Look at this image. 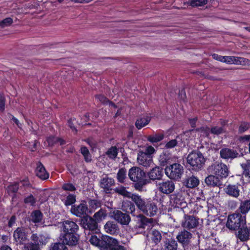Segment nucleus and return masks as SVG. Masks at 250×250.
<instances>
[{
  "label": "nucleus",
  "instance_id": "de8ad7c7",
  "mask_svg": "<svg viewBox=\"0 0 250 250\" xmlns=\"http://www.w3.org/2000/svg\"><path fill=\"white\" fill-rule=\"evenodd\" d=\"M106 155L110 159H114L116 158L118 154V150L116 146H112L106 152Z\"/></svg>",
  "mask_w": 250,
  "mask_h": 250
},
{
  "label": "nucleus",
  "instance_id": "a211bd4d",
  "mask_svg": "<svg viewBox=\"0 0 250 250\" xmlns=\"http://www.w3.org/2000/svg\"><path fill=\"white\" fill-rule=\"evenodd\" d=\"M115 180L113 178L109 177L107 175L102 178L99 182V186L103 188L104 192L107 193L111 190V187L115 185Z\"/></svg>",
  "mask_w": 250,
  "mask_h": 250
},
{
  "label": "nucleus",
  "instance_id": "ddd939ff",
  "mask_svg": "<svg viewBox=\"0 0 250 250\" xmlns=\"http://www.w3.org/2000/svg\"><path fill=\"white\" fill-rule=\"evenodd\" d=\"M145 205L141 211L150 217L154 216L156 214L158 208L156 204L153 201L147 199Z\"/></svg>",
  "mask_w": 250,
  "mask_h": 250
},
{
  "label": "nucleus",
  "instance_id": "c85d7f7f",
  "mask_svg": "<svg viewBox=\"0 0 250 250\" xmlns=\"http://www.w3.org/2000/svg\"><path fill=\"white\" fill-rule=\"evenodd\" d=\"M237 210L242 214V215L246 216L250 211V199L240 200L239 206Z\"/></svg>",
  "mask_w": 250,
  "mask_h": 250
},
{
  "label": "nucleus",
  "instance_id": "c756f323",
  "mask_svg": "<svg viewBox=\"0 0 250 250\" xmlns=\"http://www.w3.org/2000/svg\"><path fill=\"white\" fill-rule=\"evenodd\" d=\"M35 171L36 175L42 180H44L49 177V173L41 162H38Z\"/></svg>",
  "mask_w": 250,
  "mask_h": 250
},
{
  "label": "nucleus",
  "instance_id": "0e129e2a",
  "mask_svg": "<svg viewBox=\"0 0 250 250\" xmlns=\"http://www.w3.org/2000/svg\"><path fill=\"white\" fill-rule=\"evenodd\" d=\"M237 202L234 200H230L228 201V206L229 208L231 209H234L236 208V207H237Z\"/></svg>",
  "mask_w": 250,
  "mask_h": 250
},
{
  "label": "nucleus",
  "instance_id": "6e6d98bb",
  "mask_svg": "<svg viewBox=\"0 0 250 250\" xmlns=\"http://www.w3.org/2000/svg\"><path fill=\"white\" fill-rule=\"evenodd\" d=\"M24 202L25 204H30L31 206H34L36 202V200L33 195L31 194L24 199Z\"/></svg>",
  "mask_w": 250,
  "mask_h": 250
},
{
  "label": "nucleus",
  "instance_id": "052dcab7",
  "mask_svg": "<svg viewBox=\"0 0 250 250\" xmlns=\"http://www.w3.org/2000/svg\"><path fill=\"white\" fill-rule=\"evenodd\" d=\"M177 144V141L175 139H173L168 142L165 146V147L167 149L172 148L175 147Z\"/></svg>",
  "mask_w": 250,
  "mask_h": 250
},
{
  "label": "nucleus",
  "instance_id": "412c9836",
  "mask_svg": "<svg viewBox=\"0 0 250 250\" xmlns=\"http://www.w3.org/2000/svg\"><path fill=\"white\" fill-rule=\"evenodd\" d=\"M240 185L238 184H229L225 188V193L228 195L237 198L240 194Z\"/></svg>",
  "mask_w": 250,
  "mask_h": 250
},
{
  "label": "nucleus",
  "instance_id": "7ed1b4c3",
  "mask_svg": "<svg viewBox=\"0 0 250 250\" xmlns=\"http://www.w3.org/2000/svg\"><path fill=\"white\" fill-rule=\"evenodd\" d=\"M246 225V217L236 210L228 216L226 226L230 230H240Z\"/></svg>",
  "mask_w": 250,
  "mask_h": 250
},
{
  "label": "nucleus",
  "instance_id": "aec40b11",
  "mask_svg": "<svg viewBox=\"0 0 250 250\" xmlns=\"http://www.w3.org/2000/svg\"><path fill=\"white\" fill-rule=\"evenodd\" d=\"M13 237L16 242L23 243L28 240V233L23 228H18L14 232Z\"/></svg>",
  "mask_w": 250,
  "mask_h": 250
},
{
  "label": "nucleus",
  "instance_id": "f03ea898",
  "mask_svg": "<svg viewBox=\"0 0 250 250\" xmlns=\"http://www.w3.org/2000/svg\"><path fill=\"white\" fill-rule=\"evenodd\" d=\"M130 180L135 182L134 188L137 190H141L143 187L148 183L145 179L146 173L140 167H133L129 169L128 173Z\"/></svg>",
  "mask_w": 250,
  "mask_h": 250
},
{
  "label": "nucleus",
  "instance_id": "680f3d73",
  "mask_svg": "<svg viewBox=\"0 0 250 250\" xmlns=\"http://www.w3.org/2000/svg\"><path fill=\"white\" fill-rule=\"evenodd\" d=\"M5 98L3 94L0 93V111H3L5 109Z\"/></svg>",
  "mask_w": 250,
  "mask_h": 250
},
{
  "label": "nucleus",
  "instance_id": "4d7b16f0",
  "mask_svg": "<svg viewBox=\"0 0 250 250\" xmlns=\"http://www.w3.org/2000/svg\"><path fill=\"white\" fill-rule=\"evenodd\" d=\"M62 188L66 191H73L76 190V188L74 185L71 183H65L62 186Z\"/></svg>",
  "mask_w": 250,
  "mask_h": 250
},
{
  "label": "nucleus",
  "instance_id": "423d86ee",
  "mask_svg": "<svg viewBox=\"0 0 250 250\" xmlns=\"http://www.w3.org/2000/svg\"><path fill=\"white\" fill-rule=\"evenodd\" d=\"M184 172L183 167L177 163L167 166L165 168L166 174L170 179L178 180L181 178Z\"/></svg>",
  "mask_w": 250,
  "mask_h": 250
},
{
  "label": "nucleus",
  "instance_id": "f257e3e1",
  "mask_svg": "<svg viewBox=\"0 0 250 250\" xmlns=\"http://www.w3.org/2000/svg\"><path fill=\"white\" fill-rule=\"evenodd\" d=\"M89 241L100 250H126L124 246L120 245L117 239L107 235L103 236L100 239L96 235H92Z\"/></svg>",
  "mask_w": 250,
  "mask_h": 250
},
{
  "label": "nucleus",
  "instance_id": "393cba45",
  "mask_svg": "<svg viewBox=\"0 0 250 250\" xmlns=\"http://www.w3.org/2000/svg\"><path fill=\"white\" fill-rule=\"evenodd\" d=\"M105 231L111 235L118 234L120 232V228L118 225L113 221H108L104 226Z\"/></svg>",
  "mask_w": 250,
  "mask_h": 250
},
{
  "label": "nucleus",
  "instance_id": "cd10ccee",
  "mask_svg": "<svg viewBox=\"0 0 250 250\" xmlns=\"http://www.w3.org/2000/svg\"><path fill=\"white\" fill-rule=\"evenodd\" d=\"M131 199L135 204V205L137 207L138 209L140 211L143 209L147 200V199L145 198L142 196L136 193H133V195L131 196Z\"/></svg>",
  "mask_w": 250,
  "mask_h": 250
},
{
  "label": "nucleus",
  "instance_id": "e433bc0d",
  "mask_svg": "<svg viewBox=\"0 0 250 250\" xmlns=\"http://www.w3.org/2000/svg\"><path fill=\"white\" fill-rule=\"evenodd\" d=\"M243 175L250 181V159L241 164Z\"/></svg>",
  "mask_w": 250,
  "mask_h": 250
},
{
  "label": "nucleus",
  "instance_id": "f8f14e48",
  "mask_svg": "<svg viewBox=\"0 0 250 250\" xmlns=\"http://www.w3.org/2000/svg\"><path fill=\"white\" fill-rule=\"evenodd\" d=\"M112 217L118 223L122 225L127 226L131 221L130 216L128 214L124 213L119 210L114 211Z\"/></svg>",
  "mask_w": 250,
  "mask_h": 250
},
{
  "label": "nucleus",
  "instance_id": "49530a36",
  "mask_svg": "<svg viewBox=\"0 0 250 250\" xmlns=\"http://www.w3.org/2000/svg\"><path fill=\"white\" fill-rule=\"evenodd\" d=\"M76 201V196L74 194H69L66 197L64 201V204L66 206L72 205Z\"/></svg>",
  "mask_w": 250,
  "mask_h": 250
},
{
  "label": "nucleus",
  "instance_id": "4be33fe9",
  "mask_svg": "<svg viewBox=\"0 0 250 250\" xmlns=\"http://www.w3.org/2000/svg\"><path fill=\"white\" fill-rule=\"evenodd\" d=\"M163 169L160 167L156 166L151 169L147 173V175L149 180H160L163 176Z\"/></svg>",
  "mask_w": 250,
  "mask_h": 250
},
{
  "label": "nucleus",
  "instance_id": "37998d69",
  "mask_svg": "<svg viewBox=\"0 0 250 250\" xmlns=\"http://www.w3.org/2000/svg\"><path fill=\"white\" fill-rule=\"evenodd\" d=\"M63 242H56L52 243L50 247L49 250H68Z\"/></svg>",
  "mask_w": 250,
  "mask_h": 250
},
{
  "label": "nucleus",
  "instance_id": "bf43d9fd",
  "mask_svg": "<svg viewBox=\"0 0 250 250\" xmlns=\"http://www.w3.org/2000/svg\"><path fill=\"white\" fill-rule=\"evenodd\" d=\"M46 141L49 146H53L58 142V137L50 136L46 138Z\"/></svg>",
  "mask_w": 250,
  "mask_h": 250
},
{
  "label": "nucleus",
  "instance_id": "9b49d317",
  "mask_svg": "<svg viewBox=\"0 0 250 250\" xmlns=\"http://www.w3.org/2000/svg\"><path fill=\"white\" fill-rule=\"evenodd\" d=\"M137 160L139 165L146 168L152 167L154 165L152 156L144 153L142 150L138 151Z\"/></svg>",
  "mask_w": 250,
  "mask_h": 250
},
{
  "label": "nucleus",
  "instance_id": "72a5a7b5",
  "mask_svg": "<svg viewBox=\"0 0 250 250\" xmlns=\"http://www.w3.org/2000/svg\"><path fill=\"white\" fill-rule=\"evenodd\" d=\"M151 120V117L148 116H144L136 120L135 125L136 128L140 129L148 125Z\"/></svg>",
  "mask_w": 250,
  "mask_h": 250
},
{
  "label": "nucleus",
  "instance_id": "a878e982",
  "mask_svg": "<svg viewBox=\"0 0 250 250\" xmlns=\"http://www.w3.org/2000/svg\"><path fill=\"white\" fill-rule=\"evenodd\" d=\"M205 182L208 186L211 187H217L221 188L223 185L222 182L215 175H210L207 177Z\"/></svg>",
  "mask_w": 250,
  "mask_h": 250
},
{
  "label": "nucleus",
  "instance_id": "79ce46f5",
  "mask_svg": "<svg viewBox=\"0 0 250 250\" xmlns=\"http://www.w3.org/2000/svg\"><path fill=\"white\" fill-rule=\"evenodd\" d=\"M31 217L34 223H39L42 219V214L39 210H36L32 212Z\"/></svg>",
  "mask_w": 250,
  "mask_h": 250
},
{
  "label": "nucleus",
  "instance_id": "69168bd1",
  "mask_svg": "<svg viewBox=\"0 0 250 250\" xmlns=\"http://www.w3.org/2000/svg\"><path fill=\"white\" fill-rule=\"evenodd\" d=\"M155 151V150L153 146H148L146 148L145 151H144V153L152 156L151 155L154 153Z\"/></svg>",
  "mask_w": 250,
  "mask_h": 250
},
{
  "label": "nucleus",
  "instance_id": "c03bdc74",
  "mask_svg": "<svg viewBox=\"0 0 250 250\" xmlns=\"http://www.w3.org/2000/svg\"><path fill=\"white\" fill-rule=\"evenodd\" d=\"M188 3L192 7L202 6L208 3V0H189Z\"/></svg>",
  "mask_w": 250,
  "mask_h": 250
},
{
  "label": "nucleus",
  "instance_id": "603ef678",
  "mask_svg": "<svg viewBox=\"0 0 250 250\" xmlns=\"http://www.w3.org/2000/svg\"><path fill=\"white\" fill-rule=\"evenodd\" d=\"M13 23V20L11 18H7L0 21V27L1 28L10 26Z\"/></svg>",
  "mask_w": 250,
  "mask_h": 250
},
{
  "label": "nucleus",
  "instance_id": "3c124183",
  "mask_svg": "<svg viewBox=\"0 0 250 250\" xmlns=\"http://www.w3.org/2000/svg\"><path fill=\"white\" fill-rule=\"evenodd\" d=\"M225 132V129L223 126H214L210 129V133L214 135H220Z\"/></svg>",
  "mask_w": 250,
  "mask_h": 250
},
{
  "label": "nucleus",
  "instance_id": "774afa93",
  "mask_svg": "<svg viewBox=\"0 0 250 250\" xmlns=\"http://www.w3.org/2000/svg\"><path fill=\"white\" fill-rule=\"evenodd\" d=\"M241 141H250L249 144V150L250 153V135H246L243 136L241 137L240 138Z\"/></svg>",
  "mask_w": 250,
  "mask_h": 250
},
{
  "label": "nucleus",
  "instance_id": "bb28decb",
  "mask_svg": "<svg viewBox=\"0 0 250 250\" xmlns=\"http://www.w3.org/2000/svg\"><path fill=\"white\" fill-rule=\"evenodd\" d=\"M49 239L50 237L48 235L43 234L39 235L37 234H33L31 237V239L33 242L38 243L41 246L45 245L48 243Z\"/></svg>",
  "mask_w": 250,
  "mask_h": 250
},
{
  "label": "nucleus",
  "instance_id": "a19ab883",
  "mask_svg": "<svg viewBox=\"0 0 250 250\" xmlns=\"http://www.w3.org/2000/svg\"><path fill=\"white\" fill-rule=\"evenodd\" d=\"M151 238L152 242L156 245H157L161 242L162 238L161 232L156 229L152 230Z\"/></svg>",
  "mask_w": 250,
  "mask_h": 250
},
{
  "label": "nucleus",
  "instance_id": "5701e85b",
  "mask_svg": "<svg viewBox=\"0 0 250 250\" xmlns=\"http://www.w3.org/2000/svg\"><path fill=\"white\" fill-rule=\"evenodd\" d=\"M236 237L241 242H247L250 240V225H247L236 232Z\"/></svg>",
  "mask_w": 250,
  "mask_h": 250
},
{
  "label": "nucleus",
  "instance_id": "f704fd0d",
  "mask_svg": "<svg viewBox=\"0 0 250 250\" xmlns=\"http://www.w3.org/2000/svg\"><path fill=\"white\" fill-rule=\"evenodd\" d=\"M114 191L116 193H117L118 195H122L124 197L130 198H131V196L133 195V193H131L130 192L126 190L125 187L120 186L115 188L114 189Z\"/></svg>",
  "mask_w": 250,
  "mask_h": 250
},
{
  "label": "nucleus",
  "instance_id": "58836bf2",
  "mask_svg": "<svg viewBox=\"0 0 250 250\" xmlns=\"http://www.w3.org/2000/svg\"><path fill=\"white\" fill-rule=\"evenodd\" d=\"M106 213L105 210L100 209L98 211L94 213L93 218L96 222V224L102 221L106 216Z\"/></svg>",
  "mask_w": 250,
  "mask_h": 250
},
{
  "label": "nucleus",
  "instance_id": "338daca9",
  "mask_svg": "<svg viewBox=\"0 0 250 250\" xmlns=\"http://www.w3.org/2000/svg\"><path fill=\"white\" fill-rule=\"evenodd\" d=\"M40 247L37 243H31L29 245V250H41Z\"/></svg>",
  "mask_w": 250,
  "mask_h": 250
},
{
  "label": "nucleus",
  "instance_id": "6ab92c4d",
  "mask_svg": "<svg viewBox=\"0 0 250 250\" xmlns=\"http://www.w3.org/2000/svg\"><path fill=\"white\" fill-rule=\"evenodd\" d=\"M122 210L127 214H130L133 217L137 216L139 211L136 209L135 204L133 202L125 200L122 202Z\"/></svg>",
  "mask_w": 250,
  "mask_h": 250
},
{
  "label": "nucleus",
  "instance_id": "2eb2a0df",
  "mask_svg": "<svg viewBox=\"0 0 250 250\" xmlns=\"http://www.w3.org/2000/svg\"><path fill=\"white\" fill-rule=\"evenodd\" d=\"M220 156L222 159L229 161L237 158L239 154L237 150L234 149L223 148L220 151Z\"/></svg>",
  "mask_w": 250,
  "mask_h": 250
},
{
  "label": "nucleus",
  "instance_id": "20e7f679",
  "mask_svg": "<svg viewBox=\"0 0 250 250\" xmlns=\"http://www.w3.org/2000/svg\"><path fill=\"white\" fill-rule=\"evenodd\" d=\"M187 160L191 168L195 171L202 169L206 161L203 154L198 150L190 152L188 155Z\"/></svg>",
  "mask_w": 250,
  "mask_h": 250
},
{
  "label": "nucleus",
  "instance_id": "0eeeda50",
  "mask_svg": "<svg viewBox=\"0 0 250 250\" xmlns=\"http://www.w3.org/2000/svg\"><path fill=\"white\" fill-rule=\"evenodd\" d=\"M157 189L160 192L169 194L172 193L175 188V184L171 180H163L156 184Z\"/></svg>",
  "mask_w": 250,
  "mask_h": 250
},
{
  "label": "nucleus",
  "instance_id": "864d4df0",
  "mask_svg": "<svg viewBox=\"0 0 250 250\" xmlns=\"http://www.w3.org/2000/svg\"><path fill=\"white\" fill-rule=\"evenodd\" d=\"M169 159L168 156L166 154H162L160 155L159 158V161L160 164L162 166H165L167 163Z\"/></svg>",
  "mask_w": 250,
  "mask_h": 250
},
{
  "label": "nucleus",
  "instance_id": "2f4dec72",
  "mask_svg": "<svg viewBox=\"0 0 250 250\" xmlns=\"http://www.w3.org/2000/svg\"><path fill=\"white\" fill-rule=\"evenodd\" d=\"M192 237V234L188 231L184 229L180 231L176 236V239L183 245L188 243Z\"/></svg>",
  "mask_w": 250,
  "mask_h": 250
},
{
  "label": "nucleus",
  "instance_id": "473e14b6",
  "mask_svg": "<svg viewBox=\"0 0 250 250\" xmlns=\"http://www.w3.org/2000/svg\"><path fill=\"white\" fill-rule=\"evenodd\" d=\"M171 200L175 204L176 206H180L185 208L187 205V203L184 198L181 194L178 193L177 194L172 195L171 196Z\"/></svg>",
  "mask_w": 250,
  "mask_h": 250
},
{
  "label": "nucleus",
  "instance_id": "ea45409f",
  "mask_svg": "<svg viewBox=\"0 0 250 250\" xmlns=\"http://www.w3.org/2000/svg\"><path fill=\"white\" fill-rule=\"evenodd\" d=\"M126 170L125 168H120L117 174V181L120 183H124L125 182V179L127 177L126 176Z\"/></svg>",
  "mask_w": 250,
  "mask_h": 250
},
{
  "label": "nucleus",
  "instance_id": "6e6552de",
  "mask_svg": "<svg viewBox=\"0 0 250 250\" xmlns=\"http://www.w3.org/2000/svg\"><path fill=\"white\" fill-rule=\"evenodd\" d=\"M80 225L84 230L94 231L98 228V224L95 220L88 215L83 216L81 219Z\"/></svg>",
  "mask_w": 250,
  "mask_h": 250
},
{
  "label": "nucleus",
  "instance_id": "4468645a",
  "mask_svg": "<svg viewBox=\"0 0 250 250\" xmlns=\"http://www.w3.org/2000/svg\"><path fill=\"white\" fill-rule=\"evenodd\" d=\"M88 209V207L86 202L83 201L79 205L72 206L71 211L72 214L77 217H82L86 215Z\"/></svg>",
  "mask_w": 250,
  "mask_h": 250
},
{
  "label": "nucleus",
  "instance_id": "f3484780",
  "mask_svg": "<svg viewBox=\"0 0 250 250\" xmlns=\"http://www.w3.org/2000/svg\"><path fill=\"white\" fill-rule=\"evenodd\" d=\"M183 184L188 188H194L199 184V179L193 174L189 173V175L186 174V177L183 179Z\"/></svg>",
  "mask_w": 250,
  "mask_h": 250
},
{
  "label": "nucleus",
  "instance_id": "c9c22d12",
  "mask_svg": "<svg viewBox=\"0 0 250 250\" xmlns=\"http://www.w3.org/2000/svg\"><path fill=\"white\" fill-rule=\"evenodd\" d=\"M166 250H177L178 244L177 241L172 238L167 239L164 242Z\"/></svg>",
  "mask_w": 250,
  "mask_h": 250
},
{
  "label": "nucleus",
  "instance_id": "13d9d810",
  "mask_svg": "<svg viewBox=\"0 0 250 250\" xmlns=\"http://www.w3.org/2000/svg\"><path fill=\"white\" fill-rule=\"evenodd\" d=\"M250 127V125L247 123H242L239 127V132L242 133L245 131H247Z\"/></svg>",
  "mask_w": 250,
  "mask_h": 250
},
{
  "label": "nucleus",
  "instance_id": "8fccbe9b",
  "mask_svg": "<svg viewBox=\"0 0 250 250\" xmlns=\"http://www.w3.org/2000/svg\"><path fill=\"white\" fill-rule=\"evenodd\" d=\"M88 203L90 208L94 209L100 207L101 205L100 201L97 199H90L88 200Z\"/></svg>",
  "mask_w": 250,
  "mask_h": 250
},
{
  "label": "nucleus",
  "instance_id": "e2e57ef3",
  "mask_svg": "<svg viewBox=\"0 0 250 250\" xmlns=\"http://www.w3.org/2000/svg\"><path fill=\"white\" fill-rule=\"evenodd\" d=\"M95 97L100 102L104 104H106L109 102V100L104 96L102 95H97L95 96Z\"/></svg>",
  "mask_w": 250,
  "mask_h": 250
},
{
  "label": "nucleus",
  "instance_id": "4c0bfd02",
  "mask_svg": "<svg viewBox=\"0 0 250 250\" xmlns=\"http://www.w3.org/2000/svg\"><path fill=\"white\" fill-rule=\"evenodd\" d=\"M146 138L147 140L151 143H156L160 142L164 138V134L162 133H156L148 136Z\"/></svg>",
  "mask_w": 250,
  "mask_h": 250
},
{
  "label": "nucleus",
  "instance_id": "5fc2aeb1",
  "mask_svg": "<svg viewBox=\"0 0 250 250\" xmlns=\"http://www.w3.org/2000/svg\"><path fill=\"white\" fill-rule=\"evenodd\" d=\"M19 189V183H15L12 185H10L7 187L8 192L15 193Z\"/></svg>",
  "mask_w": 250,
  "mask_h": 250
},
{
  "label": "nucleus",
  "instance_id": "a18cd8bd",
  "mask_svg": "<svg viewBox=\"0 0 250 250\" xmlns=\"http://www.w3.org/2000/svg\"><path fill=\"white\" fill-rule=\"evenodd\" d=\"M81 152L83 156L85 162H90L91 161V156L86 146H83L81 148Z\"/></svg>",
  "mask_w": 250,
  "mask_h": 250
},
{
  "label": "nucleus",
  "instance_id": "dca6fc26",
  "mask_svg": "<svg viewBox=\"0 0 250 250\" xmlns=\"http://www.w3.org/2000/svg\"><path fill=\"white\" fill-rule=\"evenodd\" d=\"M199 225V219L193 215H186L182 226L184 229H191L196 228Z\"/></svg>",
  "mask_w": 250,
  "mask_h": 250
},
{
  "label": "nucleus",
  "instance_id": "39448f33",
  "mask_svg": "<svg viewBox=\"0 0 250 250\" xmlns=\"http://www.w3.org/2000/svg\"><path fill=\"white\" fill-rule=\"evenodd\" d=\"M208 170L209 173L221 178L229 175V170L226 165L222 163H215L209 166Z\"/></svg>",
  "mask_w": 250,
  "mask_h": 250
},
{
  "label": "nucleus",
  "instance_id": "9d476101",
  "mask_svg": "<svg viewBox=\"0 0 250 250\" xmlns=\"http://www.w3.org/2000/svg\"><path fill=\"white\" fill-rule=\"evenodd\" d=\"M61 240L67 245L74 246L78 244L79 235L77 233H63L60 235Z\"/></svg>",
  "mask_w": 250,
  "mask_h": 250
},
{
  "label": "nucleus",
  "instance_id": "09e8293b",
  "mask_svg": "<svg viewBox=\"0 0 250 250\" xmlns=\"http://www.w3.org/2000/svg\"><path fill=\"white\" fill-rule=\"evenodd\" d=\"M196 131L200 133L201 136L208 137L210 132V129L207 126H203L196 129Z\"/></svg>",
  "mask_w": 250,
  "mask_h": 250
},
{
  "label": "nucleus",
  "instance_id": "1a4fd4ad",
  "mask_svg": "<svg viewBox=\"0 0 250 250\" xmlns=\"http://www.w3.org/2000/svg\"><path fill=\"white\" fill-rule=\"evenodd\" d=\"M135 217L137 219L136 220L137 227L138 229H148L153 226V219L152 218H147L140 212Z\"/></svg>",
  "mask_w": 250,
  "mask_h": 250
},
{
  "label": "nucleus",
  "instance_id": "b1692460",
  "mask_svg": "<svg viewBox=\"0 0 250 250\" xmlns=\"http://www.w3.org/2000/svg\"><path fill=\"white\" fill-rule=\"evenodd\" d=\"M62 229L63 233H77L79 226L75 222L68 220L63 222Z\"/></svg>",
  "mask_w": 250,
  "mask_h": 250
},
{
  "label": "nucleus",
  "instance_id": "7c9ffc66",
  "mask_svg": "<svg viewBox=\"0 0 250 250\" xmlns=\"http://www.w3.org/2000/svg\"><path fill=\"white\" fill-rule=\"evenodd\" d=\"M224 62H226L229 64H241L242 63H245L248 60L238 57L235 56H224Z\"/></svg>",
  "mask_w": 250,
  "mask_h": 250
}]
</instances>
